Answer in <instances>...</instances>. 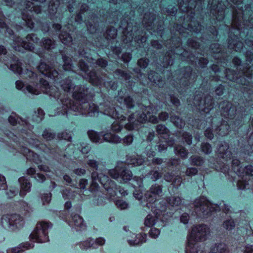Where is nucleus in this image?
<instances>
[{"label":"nucleus","mask_w":253,"mask_h":253,"mask_svg":"<svg viewBox=\"0 0 253 253\" xmlns=\"http://www.w3.org/2000/svg\"><path fill=\"white\" fill-rule=\"evenodd\" d=\"M38 70L43 75L52 79L56 84L59 83L65 92H68L73 90V100L69 99L67 96L64 98H60L61 94L56 86H49L48 82L42 78H40L38 83V76L31 70H27L23 73V77L26 79L29 78L31 83L36 87L30 84L25 85L22 81H17V89L22 90L25 93L27 91L35 95L40 94L42 91L44 93L54 98L60 99L61 106L57 108V111L54 114H50L49 116L67 115L70 111H73L83 115L96 117L100 112L118 120L112 125L111 129L115 132L121 131L123 126H125L127 130H131L138 128L137 125L139 124L147 121L156 124L158 122V118L154 115L157 113L158 110L153 106L141 107V111L133 113L126 120V117L123 114H120L122 112V108L120 107L115 108L113 105H110V102L100 104L99 108L93 103H89L87 101V88L79 86L73 87L72 82L69 79L60 82V76L59 77L58 72L45 63L41 62L38 66Z\"/></svg>","instance_id":"obj_1"},{"label":"nucleus","mask_w":253,"mask_h":253,"mask_svg":"<svg viewBox=\"0 0 253 253\" xmlns=\"http://www.w3.org/2000/svg\"><path fill=\"white\" fill-rule=\"evenodd\" d=\"M210 233V228L206 225L194 226L187 237L185 253H203L198 250L197 242L206 240ZM209 253H228L227 246L223 243L215 244L211 247Z\"/></svg>","instance_id":"obj_2"},{"label":"nucleus","mask_w":253,"mask_h":253,"mask_svg":"<svg viewBox=\"0 0 253 253\" xmlns=\"http://www.w3.org/2000/svg\"><path fill=\"white\" fill-rule=\"evenodd\" d=\"M219 107L221 109V114L224 119L222 118L220 121L217 118H212L211 126L212 128L216 127L215 130L217 133L223 136L227 134L229 127V123L231 125V122L230 121L234 118L236 110L235 106L227 101L220 103Z\"/></svg>","instance_id":"obj_3"},{"label":"nucleus","mask_w":253,"mask_h":253,"mask_svg":"<svg viewBox=\"0 0 253 253\" xmlns=\"http://www.w3.org/2000/svg\"><path fill=\"white\" fill-rule=\"evenodd\" d=\"M195 212L198 216L204 217L210 216L212 212L221 209L226 214L230 211V207L223 202L220 203V206L211 204L205 197H202L196 199L194 202Z\"/></svg>","instance_id":"obj_4"},{"label":"nucleus","mask_w":253,"mask_h":253,"mask_svg":"<svg viewBox=\"0 0 253 253\" xmlns=\"http://www.w3.org/2000/svg\"><path fill=\"white\" fill-rule=\"evenodd\" d=\"M9 122L12 125L14 126L17 124L23 126L24 128L19 129L21 131V136L22 139H25V141L29 144V145L37 148H39L46 153H49L51 150L44 144H42L37 139L34 138H29L30 135V132L27 131L26 128L27 127L31 130L33 126H30L26 121L22 120V119L17 116L15 113H12L8 118Z\"/></svg>","instance_id":"obj_5"},{"label":"nucleus","mask_w":253,"mask_h":253,"mask_svg":"<svg viewBox=\"0 0 253 253\" xmlns=\"http://www.w3.org/2000/svg\"><path fill=\"white\" fill-rule=\"evenodd\" d=\"M34 1H28L26 2L25 8L22 10V19L24 24L30 29L34 28V22L32 17L34 13L38 14L42 11V7L45 0H32Z\"/></svg>","instance_id":"obj_6"},{"label":"nucleus","mask_w":253,"mask_h":253,"mask_svg":"<svg viewBox=\"0 0 253 253\" xmlns=\"http://www.w3.org/2000/svg\"><path fill=\"white\" fill-rule=\"evenodd\" d=\"M91 177L92 179L91 186L94 185L95 187H97L98 184L96 180H98L107 191V193L110 197H114L116 195L117 191L118 189L117 185L114 181L109 179L108 176L101 173L98 174L96 171H94L92 173Z\"/></svg>","instance_id":"obj_7"},{"label":"nucleus","mask_w":253,"mask_h":253,"mask_svg":"<svg viewBox=\"0 0 253 253\" xmlns=\"http://www.w3.org/2000/svg\"><path fill=\"white\" fill-rule=\"evenodd\" d=\"M79 66L82 71L84 72L89 78L90 82L93 85H101L103 82L104 85L107 87H110L112 90H116L117 84L115 82H104L103 80L97 76L94 71H90L88 66L84 61L81 60L79 62Z\"/></svg>","instance_id":"obj_8"},{"label":"nucleus","mask_w":253,"mask_h":253,"mask_svg":"<svg viewBox=\"0 0 253 253\" xmlns=\"http://www.w3.org/2000/svg\"><path fill=\"white\" fill-rule=\"evenodd\" d=\"M39 41V39L34 34L28 35L26 37V41H23L20 37H17L13 39V47L15 50L19 52H23L24 49H26L32 51L41 56L40 53L38 51H35L33 43L30 42H33L34 43H38Z\"/></svg>","instance_id":"obj_9"},{"label":"nucleus","mask_w":253,"mask_h":253,"mask_svg":"<svg viewBox=\"0 0 253 253\" xmlns=\"http://www.w3.org/2000/svg\"><path fill=\"white\" fill-rule=\"evenodd\" d=\"M1 226L5 229L14 231L23 227L24 224L23 218L18 214H5L0 219Z\"/></svg>","instance_id":"obj_10"},{"label":"nucleus","mask_w":253,"mask_h":253,"mask_svg":"<svg viewBox=\"0 0 253 253\" xmlns=\"http://www.w3.org/2000/svg\"><path fill=\"white\" fill-rule=\"evenodd\" d=\"M0 59L8 67L10 66V69L16 74L22 73V63L13 55L7 54L6 49L3 46L0 45Z\"/></svg>","instance_id":"obj_11"},{"label":"nucleus","mask_w":253,"mask_h":253,"mask_svg":"<svg viewBox=\"0 0 253 253\" xmlns=\"http://www.w3.org/2000/svg\"><path fill=\"white\" fill-rule=\"evenodd\" d=\"M51 226L52 224L48 222H40L38 223L35 230L30 235L31 240L39 243L48 241V229Z\"/></svg>","instance_id":"obj_12"},{"label":"nucleus","mask_w":253,"mask_h":253,"mask_svg":"<svg viewBox=\"0 0 253 253\" xmlns=\"http://www.w3.org/2000/svg\"><path fill=\"white\" fill-rule=\"evenodd\" d=\"M124 164L121 163L114 169H110L108 171V173L110 176L120 182H126L127 181L130 180L132 177V173L131 171L126 167H123Z\"/></svg>","instance_id":"obj_13"},{"label":"nucleus","mask_w":253,"mask_h":253,"mask_svg":"<svg viewBox=\"0 0 253 253\" xmlns=\"http://www.w3.org/2000/svg\"><path fill=\"white\" fill-rule=\"evenodd\" d=\"M88 135L90 139L94 142L102 143L103 141L110 143L117 144L121 141V137L118 135L110 132L106 133L103 135L101 133H98L93 130H89Z\"/></svg>","instance_id":"obj_14"},{"label":"nucleus","mask_w":253,"mask_h":253,"mask_svg":"<svg viewBox=\"0 0 253 253\" xmlns=\"http://www.w3.org/2000/svg\"><path fill=\"white\" fill-rule=\"evenodd\" d=\"M203 95L202 93H196L193 103L199 111L208 113L213 108L212 98L211 96L208 95L203 100L202 99Z\"/></svg>","instance_id":"obj_15"},{"label":"nucleus","mask_w":253,"mask_h":253,"mask_svg":"<svg viewBox=\"0 0 253 253\" xmlns=\"http://www.w3.org/2000/svg\"><path fill=\"white\" fill-rule=\"evenodd\" d=\"M243 171L238 176H241L246 174L245 177L242 180H238L237 186L238 189L241 190L252 189L253 190V181L251 179L250 176L253 175V168L249 165L243 167Z\"/></svg>","instance_id":"obj_16"},{"label":"nucleus","mask_w":253,"mask_h":253,"mask_svg":"<svg viewBox=\"0 0 253 253\" xmlns=\"http://www.w3.org/2000/svg\"><path fill=\"white\" fill-rule=\"evenodd\" d=\"M157 132L161 135H164V136H161L164 139L165 144L161 143L158 146L159 151L161 152L167 149L168 145L172 146L174 142L173 140L169 139V130L165 125H159L156 127Z\"/></svg>","instance_id":"obj_17"},{"label":"nucleus","mask_w":253,"mask_h":253,"mask_svg":"<svg viewBox=\"0 0 253 253\" xmlns=\"http://www.w3.org/2000/svg\"><path fill=\"white\" fill-rule=\"evenodd\" d=\"M162 193V189L161 186L154 184L152 185L149 191H147L145 194L144 198L148 203L147 206L150 208L151 204H154L157 199V196L160 195Z\"/></svg>","instance_id":"obj_18"},{"label":"nucleus","mask_w":253,"mask_h":253,"mask_svg":"<svg viewBox=\"0 0 253 253\" xmlns=\"http://www.w3.org/2000/svg\"><path fill=\"white\" fill-rule=\"evenodd\" d=\"M150 208H152V211H154V212L155 213L156 215L153 216L151 214H148L145 219L144 224L145 226L148 227H151L153 225H156L157 223L159 222L158 220V217L157 215L160 214L159 212H162L163 211H165V207H163L161 208V209H158V211H156V210H153V208L152 206H150Z\"/></svg>","instance_id":"obj_19"},{"label":"nucleus","mask_w":253,"mask_h":253,"mask_svg":"<svg viewBox=\"0 0 253 253\" xmlns=\"http://www.w3.org/2000/svg\"><path fill=\"white\" fill-rule=\"evenodd\" d=\"M20 152L30 161H33L37 164L41 162L39 156L26 147L22 148Z\"/></svg>","instance_id":"obj_20"},{"label":"nucleus","mask_w":253,"mask_h":253,"mask_svg":"<svg viewBox=\"0 0 253 253\" xmlns=\"http://www.w3.org/2000/svg\"><path fill=\"white\" fill-rule=\"evenodd\" d=\"M228 144L227 143L223 142L221 143L218 149V152L220 156L223 159H225V161L230 160L231 158L232 154L230 151L228 150Z\"/></svg>","instance_id":"obj_21"},{"label":"nucleus","mask_w":253,"mask_h":253,"mask_svg":"<svg viewBox=\"0 0 253 253\" xmlns=\"http://www.w3.org/2000/svg\"><path fill=\"white\" fill-rule=\"evenodd\" d=\"M19 182L21 184L20 195L21 197H24L27 192L30 191L31 185L28 180L24 177L20 178L19 179Z\"/></svg>","instance_id":"obj_22"},{"label":"nucleus","mask_w":253,"mask_h":253,"mask_svg":"<svg viewBox=\"0 0 253 253\" xmlns=\"http://www.w3.org/2000/svg\"><path fill=\"white\" fill-rule=\"evenodd\" d=\"M126 160L128 165H131L132 167L140 166L144 162L143 159L141 156L135 154L131 156L128 157Z\"/></svg>","instance_id":"obj_23"},{"label":"nucleus","mask_w":253,"mask_h":253,"mask_svg":"<svg viewBox=\"0 0 253 253\" xmlns=\"http://www.w3.org/2000/svg\"><path fill=\"white\" fill-rule=\"evenodd\" d=\"M34 247L33 244L25 243L20 245L17 247L12 248L7 250V253H20L25 249H30Z\"/></svg>","instance_id":"obj_24"},{"label":"nucleus","mask_w":253,"mask_h":253,"mask_svg":"<svg viewBox=\"0 0 253 253\" xmlns=\"http://www.w3.org/2000/svg\"><path fill=\"white\" fill-rule=\"evenodd\" d=\"M68 224L70 226H75L81 227H84V220L83 218L78 214H75L71 216V220L68 221Z\"/></svg>","instance_id":"obj_25"},{"label":"nucleus","mask_w":253,"mask_h":253,"mask_svg":"<svg viewBox=\"0 0 253 253\" xmlns=\"http://www.w3.org/2000/svg\"><path fill=\"white\" fill-rule=\"evenodd\" d=\"M189 77V73H185L184 74L183 78H181L180 80L179 83L180 85V88H178L177 90L181 94H184L185 92H187V90L188 89V86L189 84H188V82H186V79H187Z\"/></svg>","instance_id":"obj_26"},{"label":"nucleus","mask_w":253,"mask_h":253,"mask_svg":"<svg viewBox=\"0 0 253 253\" xmlns=\"http://www.w3.org/2000/svg\"><path fill=\"white\" fill-rule=\"evenodd\" d=\"M59 4V1L58 0H51L50 1L48 5V11L51 19H54L53 15L56 13Z\"/></svg>","instance_id":"obj_27"},{"label":"nucleus","mask_w":253,"mask_h":253,"mask_svg":"<svg viewBox=\"0 0 253 253\" xmlns=\"http://www.w3.org/2000/svg\"><path fill=\"white\" fill-rule=\"evenodd\" d=\"M148 79L155 84L161 87L163 84V81L161 77L155 72L151 71L148 74Z\"/></svg>","instance_id":"obj_28"},{"label":"nucleus","mask_w":253,"mask_h":253,"mask_svg":"<svg viewBox=\"0 0 253 253\" xmlns=\"http://www.w3.org/2000/svg\"><path fill=\"white\" fill-rule=\"evenodd\" d=\"M147 235L145 234H139L135 235L134 240H128V242L130 246H135L142 244L146 241Z\"/></svg>","instance_id":"obj_29"},{"label":"nucleus","mask_w":253,"mask_h":253,"mask_svg":"<svg viewBox=\"0 0 253 253\" xmlns=\"http://www.w3.org/2000/svg\"><path fill=\"white\" fill-rule=\"evenodd\" d=\"M27 174L31 176L34 175V177L39 182H42L45 178L44 175L41 173H36V170L34 168H31L27 170Z\"/></svg>","instance_id":"obj_30"},{"label":"nucleus","mask_w":253,"mask_h":253,"mask_svg":"<svg viewBox=\"0 0 253 253\" xmlns=\"http://www.w3.org/2000/svg\"><path fill=\"white\" fill-rule=\"evenodd\" d=\"M59 38L62 42L64 44L69 45L72 42V37L66 32H64L60 34Z\"/></svg>","instance_id":"obj_31"},{"label":"nucleus","mask_w":253,"mask_h":253,"mask_svg":"<svg viewBox=\"0 0 253 253\" xmlns=\"http://www.w3.org/2000/svg\"><path fill=\"white\" fill-rule=\"evenodd\" d=\"M2 30L6 31L10 36H12L13 34V31L8 28L3 22V14L0 12V32Z\"/></svg>","instance_id":"obj_32"},{"label":"nucleus","mask_w":253,"mask_h":253,"mask_svg":"<svg viewBox=\"0 0 253 253\" xmlns=\"http://www.w3.org/2000/svg\"><path fill=\"white\" fill-rule=\"evenodd\" d=\"M117 100L121 104H124L126 105L127 108H131L133 107L132 99L129 96L125 97L124 99L122 97H119Z\"/></svg>","instance_id":"obj_33"},{"label":"nucleus","mask_w":253,"mask_h":253,"mask_svg":"<svg viewBox=\"0 0 253 253\" xmlns=\"http://www.w3.org/2000/svg\"><path fill=\"white\" fill-rule=\"evenodd\" d=\"M232 169L238 175L243 171V167L241 166L240 161L237 159L232 160Z\"/></svg>","instance_id":"obj_34"},{"label":"nucleus","mask_w":253,"mask_h":253,"mask_svg":"<svg viewBox=\"0 0 253 253\" xmlns=\"http://www.w3.org/2000/svg\"><path fill=\"white\" fill-rule=\"evenodd\" d=\"M174 152L176 155H179L182 158H187L188 152L185 148L182 146H177L174 148Z\"/></svg>","instance_id":"obj_35"},{"label":"nucleus","mask_w":253,"mask_h":253,"mask_svg":"<svg viewBox=\"0 0 253 253\" xmlns=\"http://www.w3.org/2000/svg\"><path fill=\"white\" fill-rule=\"evenodd\" d=\"M64 62L63 68L66 71H70L72 69V64L71 63L70 59L64 54L62 55Z\"/></svg>","instance_id":"obj_36"},{"label":"nucleus","mask_w":253,"mask_h":253,"mask_svg":"<svg viewBox=\"0 0 253 253\" xmlns=\"http://www.w3.org/2000/svg\"><path fill=\"white\" fill-rule=\"evenodd\" d=\"M40 44L44 46L47 49L53 48L54 47V42L49 39H45L42 42H39Z\"/></svg>","instance_id":"obj_37"},{"label":"nucleus","mask_w":253,"mask_h":253,"mask_svg":"<svg viewBox=\"0 0 253 253\" xmlns=\"http://www.w3.org/2000/svg\"><path fill=\"white\" fill-rule=\"evenodd\" d=\"M171 122L177 127H182L185 125L184 122L178 117L171 116L170 117Z\"/></svg>","instance_id":"obj_38"},{"label":"nucleus","mask_w":253,"mask_h":253,"mask_svg":"<svg viewBox=\"0 0 253 253\" xmlns=\"http://www.w3.org/2000/svg\"><path fill=\"white\" fill-rule=\"evenodd\" d=\"M167 201L171 207L177 206L181 203V199L179 197H169Z\"/></svg>","instance_id":"obj_39"},{"label":"nucleus","mask_w":253,"mask_h":253,"mask_svg":"<svg viewBox=\"0 0 253 253\" xmlns=\"http://www.w3.org/2000/svg\"><path fill=\"white\" fill-rule=\"evenodd\" d=\"M94 243V242L93 239H88L86 241L81 242L80 246L82 250H86L91 247H93Z\"/></svg>","instance_id":"obj_40"},{"label":"nucleus","mask_w":253,"mask_h":253,"mask_svg":"<svg viewBox=\"0 0 253 253\" xmlns=\"http://www.w3.org/2000/svg\"><path fill=\"white\" fill-rule=\"evenodd\" d=\"M223 227L227 230H231L234 228L235 226V223L232 219L226 220L223 222Z\"/></svg>","instance_id":"obj_41"},{"label":"nucleus","mask_w":253,"mask_h":253,"mask_svg":"<svg viewBox=\"0 0 253 253\" xmlns=\"http://www.w3.org/2000/svg\"><path fill=\"white\" fill-rule=\"evenodd\" d=\"M115 75L116 76H118L119 78H120L122 80L124 79L125 80H127L130 77L129 74H127L120 69H118L115 71Z\"/></svg>","instance_id":"obj_42"},{"label":"nucleus","mask_w":253,"mask_h":253,"mask_svg":"<svg viewBox=\"0 0 253 253\" xmlns=\"http://www.w3.org/2000/svg\"><path fill=\"white\" fill-rule=\"evenodd\" d=\"M191 164L196 166H201L204 163L203 159L199 156H192L190 158Z\"/></svg>","instance_id":"obj_43"},{"label":"nucleus","mask_w":253,"mask_h":253,"mask_svg":"<svg viewBox=\"0 0 253 253\" xmlns=\"http://www.w3.org/2000/svg\"><path fill=\"white\" fill-rule=\"evenodd\" d=\"M131 184L134 188H140L143 186L142 178L141 177H138L134 176L132 178Z\"/></svg>","instance_id":"obj_44"},{"label":"nucleus","mask_w":253,"mask_h":253,"mask_svg":"<svg viewBox=\"0 0 253 253\" xmlns=\"http://www.w3.org/2000/svg\"><path fill=\"white\" fill-rule=\"evenodd\" d=\"M44 113L42 110L38 109L37 112H35V116L34 117V119L36 122H41L44 116Z\"/></svg>","instance_id":"obj_45"},{"label":"nucleus","mask_w":253,"mask_h":253,"mask_svg":"<svg viewBox=\"0 0 253 253\" xmlns=\"http://www.w3.org/2000/svg\"><path fill=\"white\" fill-rule=\"evenodd\" d=\"M117 36V30L114 27H111L106 31V38L114 39Z\"/></svg>","instance_id":"obj_46"},{"label":"nucleus","mask_w":253,"mask_h":253,"mask_svg":"<svg viewBox=\"0 0 253 253\" xmlns=\"http://www.w3.org/2000/svg\"><path fill=\"white\" fill-rule=\"evenodd\" d=\"M83 145H84V144H83ZM90 147L88 144H84V145H83V144H82L81 145V147H79L77 150L73 151V153L79 151L83 154H87L90 151Z\"/></svg>","instance_id":"obj_47"},{"label":"nucleus","mask_w":253,"mask_h":253,"mask_svg":"<svg viewBox=\"0 0 253 253\" xmlns=\"http://www.w3.org/2000/svg\"><path fill=\"white\" fill-rule=\"evenodd\" d=\"M230 41H229V46L230 48H233L236 51H240L243 48V44L242 42H238L235 43H233V45L232 44L231 42H230Z\"/></svg>","instance_id":"obj_48"},{"label":"nucleus","mask_w":253,"mask_h":253,"mask_svg":"<svg viewBox=\"0 0 253 253\" xmlns=\"http://www.w3.org/2000/svg\"><path fill=\"white\" fill-rule=\"evenodd\" d=\"M63 198L65 200L72 199L75 197V194L70 189H65L62 192Z\"/></svg>","instance_id":"obj_49"},{"label":"nucleus","mask_w":253,"mask_h":253,"mask_svg":"<svg viewBox=\"0 0 253 253\" xmlns=\"http://www.w3.org/2000/svg\"><path fill=\"white\" fill-rule=\"evenodd\" d=\"M121 142H119L118 143L123 142V143L125 145H129L132 143L133 140V137L132 135L129 134L126 136L123 139H122L121 138Z\"/></svg>","instance_id":"obj_50"},{"label":"nucleus","mask_w":253,"mask_h":253,"mask_svg":"<svg viewBox=\"0 0 253 253\" xmlns=\"http://www.w3.org/2000/svg\"><path fill=\"white\" fill-rule=\"evenodd\" d=\"M116 205L117 206V207L121 210H125L128 208V204L125 202L124 201L122 200H118L116 202Z\"/></svg>","instance_id":"obj_51"},{"label":"nucleus","mask_w":253,"mask_h":253,"mask_svg":"<svg viewBox=\"0 0 253 253\" xmlns=\"http://www.w3.org/2000/svg\"><path fill=\"white\" fill-rule=\"evenodd\" d=\"M42 136L45 139L50 140L55 137V134L52 133L49 130H45L42 133Z\"/></svg>","instance_id":"obj_52"},{"label":"nucleus","mask_w":253,"mask_h":253,"mask_svg":"<svg viewBox=\"0 0 253 253\" xmlns=\"http://www.w3.org/2000/svg\"><path fill=\"white\" fill-rule=\"evenodd\" d=\"M57 137L59 139L66 140L68 141H70L72 139L71 134L67 133L66 132H64L62 133H59Z\"/></svg>","instance_id":"obj_53"},{"label":"nucleus","mask_w":253,"mask_h":253,"mask_svg":"<svg viewBox=\"0 0 253 253\" xmlns=\"http://www.w3.org/2000/svg\"><path fill=\"white\" fill-rule=\"evenodd\" d=\"M51 193L45 194L42 197V200L43 205L48 204L51 201Z\"/></svg>","instance_id":"obj_54"},{"label":"nucleus","mask_w":253,"mask_h":253,"mask_svg":"<svg viewBox=\"0 0 253 253\" xmlns=\"http://www.w3.org/2000/svg\"><path fill=\"white\" fill-rule=\"evenodd\" d=\"M202 149L203 152L206 154H210L211 152V146L209 143H203Z\"/></svg>","instance_id":"obj_55"},{"label":"nucleus","mask_w":253,"mask_h":253,"mask_svg":"<svg viewBox=\"0 0 253 253\" xmlns=\"http://www.w3.org/2000/svg\"><path fill=\"white\" fill-rule=\"evenodd\" d=\"M18 190L15 189H7L6 192V195L7 198H12L14 197L18 193Z\"/></svg>","instance_id":"obj_56"},{"label":"nucleus","mask_w":253,"mask_h":253,"mask_svg":"<svg viewBox=\"0 0 253 253\" xmlns=\"http://www.w3.org/2000/svg\"><path fill=\"white\" fill-rule=\"evenodd\" d=\"M160 234V230L155 227L151 228L149 232L150 236L153 238H157Z\"/></svg>","instance_id":"obj_57"},{"label":"nucleus","mask_w":253,"mask_h":253,"mask_svg":"<svg viewBox=\"0 0 253 253\" xmlns=\"http://www.w3.org/2000/svg\"><path fill=\"white\" fill-rule=\"evenodd\" d=\"M225 74L226 78L230 81H234L236 78L234 72L230 70H226Z\"/></svg>","instance_id":"obj_58"},{"label":"nucleus","mask_w":253,"mask_h":253,"mask_svg":"<svg viewBox=\"0 0 253 253\" xmlns=\"http://www.w3.org/2000/svg\"><path fill=\"white\" fill-rule=\"evenodd\" d=\"M151 178L153 181H156L161 177V174L157 170H153L150 172Z\"/></svg>","instance_id":"obj_59"},{"label":"nucleus","mask_w":253,"mask_h":253,"mask_svg":"<svg viewBox=\"0 0 253 253\" xmlns=\"http://www.w3.org/2000/svg\"><path fill=\"white\" fill-rule=\"evenodd\" d=\"M149 63V60L145 58H141L138 60V65L141 68H146Z\"/></svg>","instance_id":"obj_60"},{"label":"nucleus","mask_w":253,"mask_h":253,"mask_svg":"<svg viewBox=\"0 0 253 253\" xmlns=\"http://www.w3.org/2000/svg\"><path fill=\"white\" fill-rule=\"evenodd\" d=\"M183 139L185 140L186 143L190 145L192 143V136L187 132L182 133Z\"/></svg>","instance_id":"obj_61"},{"label":"nucleus","mask_w":253,"mask_h":253,"mask_svg":"<svg viewBox=\"0 0 253 253\" xmlns=\"http://www.w3.org/2000/svg\"><path fill=\"white\" fill-rule=\"evenodd\" d=\"M198 172V170L195 168H188L186 171V175L187 176H193L195 175Z\"/></svg>","instance_id":"obj_62"},{"label":"nucleus","mask_w":253,"mask_h":253,"mask_svg":"<svg viewBox=\"0 0 253 253\" xmlns=\"http://www.w3.org/2000/svg\"><path fill=\"white\" fill-rule=\"evenodd\" d=\"M94 242L93 248H96V245L102 246L104 245L105 243V240L103 238L99 237L97 238L95 241H94Z\"/></svg>","instance_id":"obj_63"},{"label":"nucleus","mask_w":253,"mask_h":253,"mask_svg":"<svg viewBox=\"0 0 253 253\" xmlns=\"http://www.w3.org/2000/svg\"><path fill=\"white\" fill-rule=\"evenodd\" d=\"M98 162L93 160H89L87 162V165L91 168L94 169L96 170L98 168Z\"/></svg>","instance_id":"obj_64"}]
</instances>
